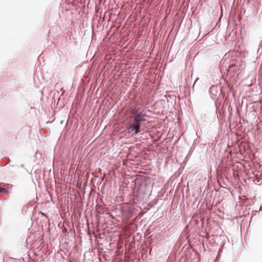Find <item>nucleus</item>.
Instances as JSON below:
<instances>
[{
	"instance_id": "obj_1",
	"label": "nucleus",
	"mask_w": 262,
	"mask_h": 262,
	"mask_svg": "<svg viewBox=\"0 0 262 262\" xmlns=\"http://www.w3.org/2000/svg\"><path fill=\"white\" fill-rule=\"evenodd\" d=\"M140 124H139L138 123L137 124H132L130 126V129H132V131L135 130V134H137L140 132Z\"/></svg>"
},
{
	"instance_id": "obj_2",
	"label": "nucleus",
	"mask_w": 262,
	"mask_h": 262,
	"mask_svg": "<svg viewBox=\"0 0 262 262\" xmlns=\"http://www.w3.org/2000/svg\"><path fill=\"white\" fill-rule=\"evenodd\" d=\"M142 121V120L141 118L140 114H137L135 115L133 119V123L132 124H137L138 123L139 124H141V122Z\"/></svg>"
},
{
	"instance_id": "obj_3",
	"label": "nucleus",
	"mask_w": 262,
	"mask_h": 262,
	"mask_svg": "<svg viewBox=\"0 0 262 262\" xmlns=\"http://www.w3.org/2000/svg\"><path fill=\"white\" fill-rule=\"evenodd\" d=\"M131 113L133 115H136L138 114V109L136 107L131 108Z\"/></svg>"
},
{
	"instance_id": "obj_4",
	"label": "nucleus",
	"mask_w": 262,
	"mask_h": 262,
	"mask_svg": "<svg viewBox=\"0 0 262 262\" xmlns=\"http://www.w3.org/2000/svg\"><path fill=\"white\" fill-rule=\"evenodd\" d=\"M0 192L7 193L8 190L5 188H0Z\"/></svg>"
}]
</instances>
